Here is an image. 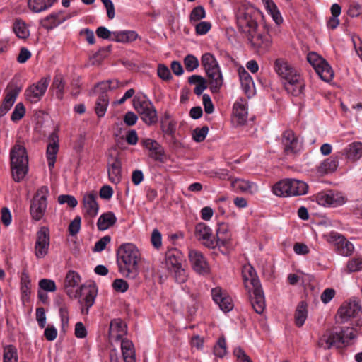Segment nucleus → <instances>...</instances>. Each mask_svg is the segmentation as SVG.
<instances>
[{
	"instance_id": "1",
	"label": "nucleus",
	"mask_w": 362,
	"mask_h": 362,
	"mask_svg": "<svg viewBox=\"0 0 362 362\" xmlns=\"http://www.w3.org/2000/svg\"><path fill=\"white\" fill-rule=\"evenodd\" d=\"M80 281L81 277L78 274L74 271H69L65 278L64 288L70 298H77L84 296V298L79 301L81 305V311L83 315H88L90 308L95 303L97 291L93 287L86 285H81L78 289L74 291L73 288L78 286Z\"/></svg>"
},
{
	"instance_id": "2",
	"label": "nucleus",
	"mask_w": 362,
	"mask_h": 362,
	"mask_svg": "<svg viewBox=\"0 0 362 362\" xmlns=\"http://www.w3.org/2000/svg\"><path fill=\"white\" fill-rule=\"evenodd\" d=\"M278 76L285 80L284 83L286 90L293 96L304 94L305 83L298 71L286 60L279 58L276 59L274 65Z\"/></svg>"
},
{
	"instance_id": "3",
	"label": "nucleus",
	"mask_w": 362,
	"mask_h": 362,
	"mask_svg": "<svg viewBox=\"0 0 362 362\" xmlns=\"http://www.w3.org/2000/svg\"><path fill=\"white\" fill-rule=\"evenodd\" d=\"M117 255L119 272L127 278L135 279L141 257L138 248L132 243H124L119 247Z\"/></svg>"
},
{
	"instance_id": "4",
	"label": "nucleus",
	"mask_w": 362,
	"mask_h": 362,
	"mask_svg": "<svg viewBox=\"0 0 362 362\" xmlns=\"http://www.w3.org/2000/svg\"><path fill=\"white\" fill-rule=\"evenodd\" d=\"M272 43L269 25L250 18V45L259 54L267 52Z\"/></svg>"
},
{
	"instance_id": "5",
	"label": "nucleus",
	"mask_w": 362,
	"mask_h": 362,
	"mask_svg": "<svg viewBox=\"0 0 362 362\" xmlns=\"http://www.w3.org/2000/svg\"><path fill=\"white\" fill-rule=\"evenodd\" d=\"M12 176L16 182L21 181L28 170V158L25 148L16 143L10 152Z\"/></svg>"
},
{
	"instance_id": "6",
	"label": "nucleus",
	"mask_w": 362,
	"mask_h": 362,
	"mask_svg": "<svg viewBox=\"0 0 362 362\" xmlns=\"http://www.w3.org/2000/svg\"><path fill=\"white\" fill-rule=\"evenodd\" d=\"M356 337L353 328L344 327L340 332H328L325 334L319 340V346L325 349L332 346L341 348L348 345L350 340Z\"/></svg>"
},
{
	"instance_id": "7",
	"label": "nucleus",
	"mask_w": 362,
	"mask_h": 362,
	"mask_svg": "<svg viewBox=\"0 0 362 362\" xmlns=\"http://www.w3.org/2000/svg\"><path fill=\"white\" fill-rule=\"evenodd\" d=\"M308 185L303 181L296 179H285L276 183L273 192L279 197L300 196L308 193Z\"/></svg>"
},
{
	"instance_id": "8",
	"label": "nucleus",
	"mask_w": 362,
	"mask_h": 362,
	"mask_svg": "<svg viewBox=\"0 0 362 362\" xmlns=\"http://www.w3.org/2000/svg\"><path fill=\"white\" fill-rule=\"evenodd\" d=\"M182 257L181 252L175 248L170 249L165 252L166 268L175 281L179 284H182L187 279L186 271L182 267Z\"/></svg>"
},
{
	"instance_id": "9",
	"label": "nucleus",
	"mask_w": 362,
	"mask_h": 362,
	"mask_svg": "<svg viewBox=\"0 0 362 362\" xmlns=\"http://www.w3.org/2000/svg\"><path fill=\"white\" fill-rule=\"evenodd\" d=\"M133 107L146 125L151 126L158 122L157 110L146 95L135 96L133 99Z\"/></svg>"
},
{
	"instance_id": "10",
	"label": "nucleus",
	"mask_w": 362,
	"mask_h": 362,
	"mask_svg": "<svg viewBox=\"0 0 362 362\" xmlns=\"http://www.w3.org/2000/svg\"><path fill=\"white\" fill-rule=\"evenodd\" d=\"M250 285L252 286V292L254 295V301L250 300V305L254 310L262 314L265 309L264 293L259 279L256 276L255 269L250 265Z\"/></svg>"
},
{
	"instance_id": "11",
	"label": "nucleus",
	"mask_w": 362,
	"mask_h": 362,
	"mask_svg": "<svg viewBox=\"0 0 362 362\" xmlns=\"http://www.w3.org/2000/svg\"><path fill=\"white\" fill-rule=\"evenodd\" d=\"M49 193L48 187H41L34 196L30 204V211L32 218L35 221H40L44 216L47 206V197Z\"/></svg>"
},
{
	"instance_id": "12",
	"label": "nucleus",
	"mask_w": 362,
	"mask_h": 362,
	"mask_svg": "<svg viewBox=\"0 0 362 362\" xmlns=\"http://www.w3.org/2000/svg\"><path fill=\"white\" fill-rule=\"evenodd\" d=\"M248 117V103L245 98H239L234 103L232 112V121L236 126L247 124Z\"/></svg>"
},
{
	"instance_id": "13",
	"label": "nucleus",
	"mask_w": 362,
	"mask_h": 362,
	"mask_svg": "<svg viewBox=\"0 0 362 362\" xmlns=\"http://www.w3.org/2000/svg\"><path fill=\"white\" fill-rule=\"evenodd\" d=\"M361 309L360 300L356 298L351 299L349 302L343 303L337 311V322L341 323L346 322L351 317H355Z\"/></svg>"
},
{
	"instance_id": "14",
	"label": "nucleus",
	"mask_w": 362,
	"mask_h": 362,
	"mask_svg": "<svg viewBox=\"0 0 362 362\" xmlns=\"http://www.w3.org/2000/svg\"><path fill=\"white\" fill-rule=\"evenodd\" d=\"M49 81V78H42L37 83L29 86L25 93L27 100L30 103L39 101L45 93Z\"/></svg>"
},
{
	"instance_id": "15",
	"label": "nucleus",
	"mask_w": 362,
	"mask_h": 362,
	"mask_svg": "<svg viewBox=\"0 0 362 362\" xmlns=\"http://www.w3.org/2000/svg\"><path fill=\"white\" fill-rule=\"evenodd\" d=\"M49 247V231L47 227H42L37 233L35 245V255L37 258H43L47 253Z\"/></svg>"
},
{
	"instance_id": "16",
	"label": "nucleus",
	"mask_w": 362,
	"mask_h": 362,
	"mask_svg": "<svg viewBox=\"0 0 362 362\" xmlns=\"http://www.w3.org/2000/svg\"><path fill=\"white\" fill-rule=\"evenodd\" d=\"M316 200L321 206L332 207H337L345 202L344 197L341 193L333 191L317 194Z\"/></svg>"
},
{
	"instance_id": "17",
	"label": "nucleus",
	"mask_w": 362,
	"mask_h": 362,
	"mask_svg": "<svg viewBox=\"0 0 362 362\" xmlns=\"http://www.w3.org/2000/svg\"><path fill=\"white\" fill-rule=\"evenodd\" d=\"M189 259L193 269L199 274H206L209 272V264L203 254L196 250L189 252Z\"/></svg>"
},
{
	"instance_id": "18",
	"label": "nucleus",
	"mask_w": 362,
	"mask_h": 362,
	"mask_svg": "<svg viewBox=\"0 0 362 362\" xmlns=\"http://www.w3.org/2000/svg\"><path fill=\"white\" fill-rule=\"evenodd\" d=\"M59 151V136L57 130L54 131L49 136V144L47 146L46 156L49 169L54 167L57 154Z\"/></svg>"
},
{
	"instance_id": "19",
	"label": "nucleus",
	"mask_w": 362,
	"mask_h": 362,
	"mask_svg": "<svg viewBox=\"0 0 362 362\" xmlns=\"http://www.w3.org/2000/svg\"><path fill=\"white\" fill-rule=\"evenodd\" d=\"M195 235L199 240H202L205 246L214 248L217 246L215 238H213L211 229L204 223H199L196 226Z\"/></svg>"
},
{
	"instance_id": "20",
	"label": "nucleus",
	"mask_w": 362,
	"mask_h": 362,
	"mask_svg": "<svg viewBox=\"0 0 362 362\" xmlns=\"http://www.w3.org/2000/svg\"><path fill=\"white\" fill-rule=\"evenodd\" d=\"M330 241L336 245L337 252L343 256H349L354 251L353 244L348 241L343 235L337 233H331Z\"/></svg>"
},
{
	"instance_id": "21",
	"label": "nucleus",
	"mask_w": 362,
	"mask_h": 362,
	"mask_svg": "<svg viewBox=\"0 0 362 362\" xmlns=\"http://www.w3.org/2000/svg\"><path fill=\"white\" fill-rule=\"evenodd\" d=\"M282 144L284 147V151L287 155L296 153L300 147L297 136L291 129L284 132L282 134Z\"/></svg>"
},
{
	"instance_id": "22",
	"label": "nucleus",
	"mask_w": 362,
	"mask_h": 362,
	"mask_svg": "<svg viewBox=\"0 0 362 362\" xmlns=\"http://www.w3.org/2000/svg\"><path fill=\"white\" fill-rule=\"evenodd\" d=\"M141 144L143 147L149 151V157L155 160H163L165 151L158 142L151 139H144L141 141Z\"/></svg>"
},
{
	"instance_id": "23",
	"label": "nucleus",
	"mask_w": 362,
	"mask_h": 362,
	"mask_svg": "<svg viewBox=\"0 0 362 362\" xmlns=\"http://www.w3.org/2000/svg\"><path fill=\"white\" fill-rule=\"evenodd\" d=\"M127 334V325L121 319L111 320L109 329L110 339L113 341H119L123 339Z\"/></svg>"
},
{
	"instance_id": "24",
	"label": "nucleus",
	"mask_w": 362,
	"mask_h": 362,
	"mask_svg": "<svg viewBox=\"0 0 362 362\" xmlns=\"http://www.w3.org/2000/svg\"><path fill=\"white\" fill-rule=\"evenodd\" d=\"M248 6L244 2L239 6L236 12V22L239 30L245 33L246 36L249 35V17Z\"/></svg>"
},
{
	"instance_id": "25",
	"label": "nucleus",
	"mask_w": 362,
	"mask_h": 362,
	"mask_svg": "<svg viewBox=\"0 0 362 362\" xmlns=\"http://www.w3.org/2000/svg\"><path fill=\"white\" fill-rule=\"evenodd\" d=\"M211 295L214 301L218 305L221 310L227 313L233 309V304L231 298L224 293L221 288H213Z\"/></svg>"
},
{
	"instance_id": "26",
	"label": "nucleus",
	"mask_w": 362,
	"mask_h": 362,
	"mask_svg": "<svg viewBox=\"0 0 362 362\" xmlns=\"http://www.w3.org/2000/svg\"><path fill=\"white\" fill-rule=\"evenodd\" d=\"M108 177L111 182L119 183L122 179V163L117 157L111 156L107 161Z\"/></svg>"
},
{
	"instance_id": "27",
	"label": "nucleus",
	"mask_w": 362,
	"mask_h": 362,
	"mask_svg": "<svg viewBox=\"0 0 362 362\" xmlns=\"http://www.w3.org/2000/svg\"><path fill=\"white\" fill-rule=\"evenodd\" d=\"M97 194L94 192L86 194L83 198V204L86 211L90 217H94L97 215L99 209L96 202Z\"/></svg>"
},
{
	"instance_id": "28",
	"label": "nucleus",
	"mask_w": 362,
	"mask_h": 362,
	"mask_svg": "<svg viewBox=\"0 0 362 362\" xmlns=\"http://www.w3.org/2000/svg\"><path fill=\"white\" fill-rule=\"evenodd\" d=\"M21 88L15 87L8 90L0 107V115H5L14 104Z\"/></svg>"
},
{
	"instance_id": "29",
	"label": "nucleus",
	"mask_w": 362,
	"mask_h": 362,
	"mask_svg": "<svg viewBox=\"0 0 362 362\" xmlns=\"http://www.w3.org/2000/svg\"><path fill=\"white\" fill-rule=\"evenodd\" d=\"M339 165L338 158L336 156H331L327 159H325L320 165L317 167V173L323 176L327 174L334 173Z\"/></svg>"
},
{
	"instance_id": "30",
	"label": "nucleus",
	"mask_w": 362,
	"mask_h": 362,
	"mask_svg": "<svg viewBox=\"0 0 362 362\" xmlns=\"http://www.w3.org/2000/svg\"><path fill=\"white\" fill-rule=\"evenodd\" d=\"M66 18L64 16L62 11L54 12L47 16L40 22L42 26L47 30H52L64 22Z\"/></svg>"
},
{
	"instance_id": "31",
	"label": "nucleus",
	"mask_w": 362,
	"mask_h": 362,
	"mask_svg": "<svg viewBox=\"0 0 362 362\" xmlns=\"http://www.w3.org/2000/svg\"><path fill=\"white\" fill-rule=\"evenodd\" d=\"M209 88L212 93H218L223 85V77L220 69H214L206 72Z\"/></svg>"
},
{
	"instance_id": "32",
	"label": "nucleus",
	"mask_w": 362,
	"mask_h": 362,
	"mask_svg": "<svg viewBox=\"0 0 362 362\" xmlns=\"http://www.w3.org/2000/svg\"><path fill=\"white\" fill-rule=\"evenodd\" d=\"M231 240V233L229 231L228 226L224 223H219L216 230L217 246H226Z\"/></svg>"
},
{
	"instance_id": "33",
	"label": "nucleus",
	"mask_w": 362,
	"mask_h": 362,
	"mask_svg": "<svg viewBox=\"0 0 362 362\" xmlns=\"http://www.w3.org/2000/svg\"><path fill=\"white\" fill-rule=\"evenodd\" d=\"M139 35L134 30L113 31L112 40L121 43H129L135 41Z\"/></svg>"
},
{
	"instance_id": "34",
	"label": "nucleus",
	"mask_w": 362,
	"mask_h": 362,
	"mask_svg": "<svg viewBox=\"0 0 362 362\" xmlns=\"http://www.w3.org/2000/svg\"><path fill=\"white\" fill-rule=\"evenodd\" d=\"M121 349L124 362H135V351L131 341L127 339H122Z\"/></svg>"
},
{
	"instance_id": "35",
	"label": "nucleus",
	"mask_w": 362,
	"mask_h": 362,
	"mask_svg": "<svg viewBox=\"0 0 362 362\" xmlns=\"http://www.w3.org/2000/svg\"><path fill=\"white\" fill-rule=\"evenodd\" d=\"M117 221V218L112 212L104 213L99 217L97 226L99 230H105L112 226Z\"/></svg>"
},
{
	"instance_id": "36",
	"label": "nucleus",
	"mask_w": 362,
	"mask_h": 362,
	"mask_svg": "<svg viewBox=\"0 0 362 362\" xmlns=\"http://www.w3.org/2000/svg\"><path fill=\"white\" fill-rule=\"evenodd\" d=\"M265 8L277 25L283 22V18L276 5L272 0H262Z\"/></svg>"
},
{
	"instance_id": "37",
	"label": "nucleus",
	"mask_w": 362,
	"mask_h": 362,
	"mask_svg": "<svg viewBox=\"0 0 362 362\" xmlns=\"http://www.w3.org/2000/svg\"><path fill=\"white\" fill-rule=\"evenodd\" d=\"M308 316L307 303L305 301H300L295 313V324L297 327H302Z\"/></svg>"
},
{
	"instance_id": "38",
	"label": "nucleus",
	"mask_w": 362,
	"mask_h": 362,
	"mask_svg": "<svg viewBox=\"0 0 362 362\" xmlns=\"http://www.w3.org/2000/svg\"><path fill=\"white\" fill-rule=\"evenodd\" d=\"M13 30L16 36L21 39H26L30 35V31L26 23L21 18L15 19Z\"/></svg>"
},
{
	"instance_id": "39",
	"label": "nucleus",
	"mask_w": 362,
	"mask_h": 362,
	"mask_svg": "<svg viewBox=\"0 0 362 362\" xmlns=\"http://www.w3.org/2000/svg\"><path fill=\"white\" fill-rule=\"evenodd\" d=\"M56 0H28V7L33 12L39 13L51 7Z\"/></svg>"
},
{
	"instance_id": "40",
	"label": "nucleus",
	"mask_w": 362,
	"mask_h": 362,
	"mask_svg": "<svg viewBox=\"0 0 362 362\" xmlns=\"http://www.w3.org/2000/svg\"><path fill=\"white\" fill-rule=\"evenodd\" d=\"M316 72L319 74L320 78L325 81H329L332 79L334 73L329 64L324 60L315 69Z\"/></svg>"
},
{
	"instance_id": "41",
	"label": "nucleus",
	"mask_w": 362,
	"mask_h": 362,
	"mask_svg": "<svg viewBox=\"0 0 362 362\" xmlns=\"http://www.w3.org/2000/svg\"><path fill=\"white\" fill-rule=\"evenodd\" d=\"M346 156L349 159L355 160L362 156V143L354 142L346 148Z\"/></svg>"
},
{
	"instance_id": "42",
	"label": "nucleus",
	"mask_w": 362,
	"mask_h": 362,
	"mask_svg": "<svg viewBox=\"0 0 362 362\" xmlns=\"http://www.w3.org/2000/svg\"><path fill=\"white\" fill-rule=\"evenodd\" d=\"M65 82L62 74H57L54 77L52 88L54 90L57 98L62 100L64 93Z\"/></svg>"
},
{
	"instance_id": "43",
	"label": "nucleus",
	"mask_w": 362,
	"mask_h": 362,
	"mask_svg": "<svg viewBox=\"0 0 362 362\" xmlns=\"http://www.w3.org/2000/svg\"><path fill=\"white\" fill-rule=\"evenodd\" d=\"M202 65L204 66L206 73L210 72L214 69H218V64L215 57L210 53H205L202 55L201 59Z\"/></svg>"
},
{
	"instance_id": "44",
	"label": "nucleus",
	"mask_w": 362,
	"mask_h": 362,
	"mask_svg": "<svg viewBox=\"0 0 362 362\" xmlns=\"http://www.w3.org/2000/svg\"><path fill=\"white\" fill-rule=\"evenodd\" d=\"M31 283L28 273L24 270L21 277V291L23 299L28 298L30 293Z\"/></svg>"
},
{
	"instance_id": "45",
	"label": "nucleus",
	"mask_w": 362,
	"mask_h": 362,
	"mask_svg": "<svg viewBox=\"0 0 362 362\" xmlns=\"http://www.w3.org/2000/svg\"><path fill=\"white\" fill-rule=\"evenodd\" d=\"M111 48L112 47L110 45L100 48L99 50L90 58L91 64L99 65L101 62L107 57Z\"/></svg>"
},
{
	"instance_id": "46",
	"label": "nucleus",
	"mask_w": 362,
	"mask_h": 362,
	"mask_svg": "<svg viewBox=\"0 0 362 362\" xmlns=\"http://www.w3.org/2000/svg\"><path fill=\"white\" fill-rule=\"evenodd\" d=\"M4 362H18L17 349L13 345L4 347Z\"/></svg>"
},
{
	"instance_id": "47",
	"label": "nucleus",
	"mask_w": 362,
	"mask_h": 362,
	"mask_svg": "<svg viewBox=\"0 0 362 362\" xmlns=\"http://www.w3.org/2000/svg\"><path fill=\"white\" fill-rule=\"evenodd\" d=\"M108 105L107 95L103 93L98 99L95 105V113L99 117L105 115Z\"/></svg>"
},
{
	"instance_id": "48",
	"label": "nucleus",
	"mask_w": 362,
	"mask_h": 362,
	"mask_svg": "<svg viewBox=\"0 0 362 362\" xmlns=\"http://www.w3.org/2000/svg\"><path fill=\"white\" fill-rule=\"evenodd\" d=\"M362 271V257H354L350 259L346 264L347 273L358 272Z\"/></svg>"
},
{
	"instance_id": "49",
	"label": "nucleus",
	"mask_w": 362,
	"mask_h": 362,
	"mask_svg": "<svg viewBox=\"0 0 362 362\" xmlns=\"http://www.w3.org/2000/svg\"><path fill=\"white\" fill-rule=\"evenodd\" d=\"M238 72L241 87L244 93L247 94L249 91V73L243 66H240Z\"/></svg>"
},
{
	"instance_id": "50",
	"label": "nucleus",
	"mask_w": 362,
	"mask_h": 362,
	"mask_svg": "<svg viewBox=\"0 0 362 362\" xmlns=\"http://www.w3.org/2000/svg\"><path fill=\"white\" fill-rule=\"evenodd\" d=\"M206 17V11L202 6L194 7L190 13L189 21L192 23L197 22Z\"/></svg>"
},
{
	"instance_id": "51",
	"label": "nucleus",
	"mask_w": 362,
	"mask_h": 362,
	"mask_svg": "<svg viewBox=\"0 0 362 362\" xmlns=\"http://www.w3.org/2000/svg\"><path fill=\"white\" fill-rule=\"evenodd\" d=\"M214 354L220 358H223L227 353L226 341L223 336L221 337L216 346H214Z\"/></svg>"
},
{
	"instance_id": "52",
	"label": "nucleus",
	"mask_w": 362,
	"mask_h": 362,
	"mask_svg": "<svg viewBox=\"0 0 362 362\" xmlns=\"http://www.w3.org/2000/svg\"><path fill=\"white\" fill-rule=\"evenodd\" d=\"M184 64L187 71H192L199 66L197 58L192 54H189L185 57Z\"/></svg>"
},
{
	"instance_id": "53",
	"label": "nucleus",
	"mask_w": 362,
	"mask_h": 362,
	"mask_svg": "<svg viewBox=\"0 0 362 362\" xmlns=\"http://www.w3.org/2000/svg\"><path fill=\"white\" fill-rule=\"evenodd\" d=\"M58 202L60 204H66L69 207L74 208L78 204V201L76 199L69 194H62L58 197Z\"/></svg>"
},
{
	"instance_id": "54",
	"label": "nucleus",
	"mask_w": 362,
	"mask_h": 362,
	"mask_svg": "<svg viewBox=\"0 0 362 362\" xmlns=\"http://www.w3.org/2000/svg\"><path fill=\"white\" fill-rule=\"evenodd\" d=\"M209 132V128L207 126H204L202 128H196L192 133V137L194 140L197 142L203 141Z\"/></svg>"
},
{
	"instance_id": "55",
	"label": "nucleus",
	"mask_w": 362,
	"mask_h": 362,
	"mask_svg": "<svg viewBox=\"0 0 362 362\" xmlns=\"http://www.w3.org/2000/svg\"><path fill=\"white\" fill-rule=\"evenodd\" d=\"M25 108L22 103H18L12 112L11 119L13 122L20 120L25 115Z\"/></svg>"
},
{
	"instance_id": "56",
	"label": "nucleus",
	"mask_w": 362,
	"mask_h": 362,
	"mask_svg": "<svg viewBox=\"0 0 362 362\" xmlns=\"http://www.w3.org/2000/svg\"><path fill=\"white\" fill-rule=\"evenodd\" d=\"M39 286L43 291L48 292H54L57 289L55 282L48 279H41L39 281Z\"/></svg>"
},
{
	"instance_id": "57",
	"label": "nucleus",
	"mask_w": 362,
	"mask_h": 362,
	"mask_svg": "<svg viewBox=\"0 0 362 362\" xmlns=\"http://www.w3.org/2000/svg\"><path fill=\"white\" fill-rule=\"evenodd\" d=\"M81 218L76 216L73 221H71L69 226V234L72 236L76 235L81 229Z\"/></svg>"
},
{
	"instance_id": "58",
	"label": "nucleus",
	"mask_w": 362,
	"mask_h": 362,
	"mask_svg": "<svg viewBox=\"0 0 362 362\" xmlns=\"http://www.w3.org/2000/svg\"><path fill=\"white\" fill-rule=\"evenodd\" d=\"M211 24L208 21H201L196 24L195 31L199 35H203L206 34L211 29Z\"/></svg>"
},
{
	"instance_id": "59",
	"label": "nucleus",
	"mask_w": 362,
	"mask_h": 362,
	"mask_svg": "<svg viewBox=\"0 0 362 362\" xmlns=\"http://www.w3.org/2000/svg\"><path fill=\"white\" fill-rule=\"evenodd\" d=\"M119 82L118 80H108L106 81H103L98 84V87H99L102 90L106 91L110 89H115L119 86Z\"/></svg>"
},
{
	"instance_id": "60",
	"label": "nucleus",
	"mask_w": 362,
	"mask_h": 362,
	"mask_svg": "<svg viewBox=\"0 0 362 362\" xmlns=\"http://www.w3.org/2000/svg\"><path fill=\"white\" fill-rule=\"evenodd\" d=\"M157 74L161 79L165 81L172 78L170 69L164 64H159L158 66Z\"/></svg>"
},
{
	"instance_id": "61",
	"label": "nucleus",
	"mask_w": 362,
	"mask_h": 362,
	"mask_svg": "<svg viewBox=\"0 0 362 362\" xmlns=\"http://www.w3.org/2000/svg\"><path fill=\"white\" fill-rule=\"evenodd\" d=\"M336 291L333 288H326L321 294L320 298L323 303L327 304L329 303L334 297Z\"/></svg>"
},
{
	"instance_id": "62",
	"label": "nucleus",
	"mask_w": 362,
	"mask_h": 362,
	"mask_svg": "<svg viewBox=\"0 0 362 362\" xmlns=\"http://www.w3.org/2000/svg\"><path fill=\"white\" fill-rule=\"evenodd\" d=\"M111 238L109 235H105L97 241L95 244L94 251L101 252L106 247V245L110 242Z\"/></svg>"
},
{
	"instance_id": "63",
	"label": "nucleus",
	"mask_w": 362,
	"mask_h": 362,
	"mask_svg": "<svg viewBox=\"0 0 362 362\" xmlns=\"http://www.w3.org/2000/svg\"><path fill=\"white\" fill-rule=\"evenodd\" d=\"M160 124L161 129L165 134L173 135L175 133L176 129V122L174 120L162 123Z\"/></svg>"
},
{
	"instance_id": "64",
	"label": "nucleus",
	"mask_w": 362,
	"mask_h": 362,
	"mask_svg": "<svg viewBox=\"0 0 362 362\" xmlns=\"http://www.w3.org/2000/svg\"><path fill=\"white\" fill-rule=\"evenodd\" d=\"M151 243L153 247L158 249L162 245V237L161 233L158 229H154L151 234Z\"/></svg>"
}]
</instances>
